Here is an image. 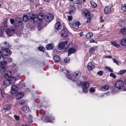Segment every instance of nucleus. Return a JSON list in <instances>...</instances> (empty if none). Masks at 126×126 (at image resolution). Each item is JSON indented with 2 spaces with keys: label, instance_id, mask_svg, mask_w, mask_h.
<instances>
[{
  "label": "nucleus",
  "instance_id": "obj_1",
  "mask_svg": "<svg viewBox=\"0 0 126 126\" xmlns=\"http://www.w3.org/2000/svg\"><path fill=\"white\" fill-rule=\"evenodd\" d=\"M61 70L62 72L63 71L64 73L68 79H71L74 82L77 81L81 76V73L79 71H76L73 73L71 75H70V72L66 69H62Z\"/></svg>",
  "mask_w": 126,
  "mask_h": 126
},
{
  "label": "nucleus",
  "instance_id": "obj_2",
  "mask_svg": "<svg viewBox=\"0 0 126 126\" xmlns=\"http://www.w3.org/2000/svg\"><path fill=\"white\" fill-rule=\"evenodd\" d=\"M5 32L8 36L9 37L12 36L14 34L16 33L18 37H19L22 34V31H20L19 30L17 31L16 27L15 25L13 26L11 28V29L9 28L6 29L5 30Z\"/></svg>",
  "mask_w": 126,
  "mask_h": 126
},
{
  "label": "nucleus",
  "instance_id": "obj_3",
  "mask_svg": "<svg viewBox=\"0 0 126 126\" xmlns=\"http://www.w3.org/2000/svg\"><path fill=\"white\" fill-rule=\"evenodd\" d=\"M69 42L67 41L61 42L58 44V48L60 50L63 49H66L68 48L69 47Z\"/></svg>",
  "mask_w": 126,
  "mask_h": 126
},
{
  "label": "nucleus",
  "instance_id": "obj_4",
  "mask_svg": "<svg viewBox=\"0 0 126 126\" xmlns=\"http://www.w3.org/2000/svg\"><path fill=\"white\" fill-rule=\"evenodd\" d=\"M16 80V77H12L10 79L5 80L3 82V84L5 86H9L11 84L14 83Z\"/></svg>",
  "mask_w": 126,
  "mask_h": 126
},
{
  "label": "nucleus",
  "instance_id": "obj_5",
  "mask_svg": "<svg viewBox=\"0 0 126 126\" xmlns=\"http://www.w3.org/2000/svg\"><path fill=\"white\" fill-rule=\"evenodd\" d=\"M84 13L85 15V18L87 19L86 22L89 23L91 21V19L93 17V15L88 10H85L84 11Z\"/></svg>",
  "mask_w": 126,
  "mask_h": 126
},
{
  "label": "nucleus",
  "instance_id": "obj_6",
  "mask_svg": "<svg viewBox=\"0 0 126 126\" xmlns=\"http://www.w3.org/2000/svg\"><path fill=\"white\" fill-rule=\"evenodd\" d=\"M7 64V62L5 61H2L0 62V72L1 73H3L6 69L5 65Z\"/></svg>",
  "mask_w": 126,
  "mask_h": 126
},
{
  "label": "nucleus",
  "instance_id": "obj_7",
  "mask_svg": "<svg viewBox=\"0 0 126 126\" xmlns=\"http://www.w3.org/2000/svg\"><path fill=\"white\" fill-rule=\"evenodd\" d=\"M1 48L2 50L8 49L10 47L9 43L7 42L1 43L0 44Z\"/></svg>",
  "mask_w": 126,
  "mask_h": 126
},
{
  "label": "nucleus",
  "instance_id": "obj_8",
  "mask_svg": "<svg viewBox=\"0 0 126 126\" xmlns=\"http://www.w3.org/2000/svg\"><path fill=\"white\" fill-rule=\"evenodd\" d=\"M43 118H45L46 121L48 122L52 123L53 121L55 119L54 116L52 115H48L47 116H44L43 117Z\"/></svg>",
  "mask_w": 126,
  "mask_h": 126
},
{
  "label": "nucleus",
  "instance_id": "obj_9",
  "mask_svg": "<svg viewBox=\"0 0 126 126\" xmlns=\"http://www.w3.org/2000/svg\"><path fill=\"white\" fill-rule=\"evenodd\" d=\"M124 85V82L121 80L117 81L115 83V86L117 88L120 89H121Z\"/></svg>",
  "mask_w": 126,
  "mask_h": 126
},
{
  "label": "nucleus",
  "instance_id": "obj_10",
  "mask_svg": "<svg viewBox=\"0 0 126 126\" xmlns=\"http://www.w3.org/2000/svg\"><path fill=\"white\" fill-rule=\"evenodd\" d=\"M2 51L0 52V53L2 54L3 56H6L10 55L11 54L10 51L8 49H5L4 50H2Z\"/></svg>",
  "mask_w": 126,
  "mask_h": 126
},
{
  "label": "nucleus",
  "instance_id": "obj_11",
  "mask_svg": "<svg viewBox=\"0 0 126 126\" xmlns=\"http://www.w3.org/2000/svg\"><path fill=\"white\" fill-rule=\"evenodd\" d=\"M60 34L63 37H66L68 35V30L65 28L63 29L61 31Z\"/></svg>",
  "mask_w": 126,
  "mask_h": 126
},
{
  "label": "nucleus",
  "instance_id": "obj_12",
  "mask_svg": "<svg viewBox=\"0 0 126 126\" xmlns=\"http://www.w3.org/2000/svg\"><path fill=\"white\" fill-rule=\"evenodd\" d=\"M53 15L52 14L48 13L45 16V19L47 22H50L53 19Z\"/></svg>",
  "mask_w": 126,
  "mask_h": 126
},
{
  "label": "nucleus",
  "instance_id": "obj_13",
  "mask_svg": "<svg viewBox=\"0 0 126 126\" xmlns=\"http://www.w3.org/2000/svg\"><path fill=\"white\" fill-rule=\"evenodd\" d=\"M18 87L15 85H12L11 88V92L13 94H15L18 91Z\"/></svg>",
  "mask_w": 126,
  "mask_h": 126
},
{
  "label": "nucleus",
  "instance_id": "obj_14",
  "mask_svg": "<svg viewBox=\"0 0 126 126\" xmlns=\"http://www.w3.org/2000/svg\"><path fill=\"white\" fill-rule=\"evenodd\" d=\"M80 22L79 21L73 20L72 23V26L75 29H77L79 25Z\"/></svg>",
  "mask_w": 126,
  "mask_h": 126
},
{
  "label": "nucleus",
  "instance_id": "obj_15",
  "mask_svg": "<svg viewBox=\"0 0 126 126\" xmlns=\"http://www.w3.org/2000/svg\"><path fill=\"white\" fill-rule=\"evenodd\" d=\"M15 24L16 26H20L22 24V19L19 17H17L15 19Z\"/></svg>",
  "mask_w": 126,
  "mask_h": 126
},
{
  "label": "nucleus",
  "instance_id": "obj_16",
  "mask_svg": "<svg viewBox=\"0 0 126 126\" xmlns=\"http://www.w3.org/2000/svg\"><path fill=\"white\" fill-rule=\"evenodd\" d=\"M112 7V5L111 4L110 6H109L105 7L104 12L105 13H109L111 11V8Z\"/></svg>",
  "mask_w": 126,
  "mask_h": 126
},
{
  "label": "nucleus",
  "instance_id": "obj_17",
  "mask_svg": "<svg viewBox=\"0 0 126 126\" xmlns=\"http://www.w3.org/2000/svg\"><path fill=\"white\" fill-rule=\"evenodd\" d=\"M4 75L5 77L7 78L11 77L12 74L11 72L10 71H6L4 72Z\"/></svg>",
  "mask_w": 126,
  "mask_h": 126
},
{
  "label": "nucleus",
  "instance_id": "obj_18",
  "mask_svg": "<svg viewBox=\"0 0 126 126\" xmlns=\"http://www.w3.org/2000/svg\"><path fill=\"white\" fill-rule=\"evenodd\" d=\"M54 27L55 29L59 30L62 28V25L61 23L59 22H57L55 24Z\"/></svg>",
  "mask_w": 126,
  "mask_h": 126
},
{
  "label": "nucleus",
  "instance_id": "obj_19",
  "mask_svg": "<svg viewBox=\"0 0 126 126\" xmlns=\"http://www.w3.org/2000/svg\"><path fill=\"white\" fill-rule=\"evenodd\" d=\"M87 67L89 71L92 70L94 68V66L92 64L91 62H90L88 63L87 65Z\"/></svg>",
  "mask_w": 126,
  "mask_h": 126
},
{
  "label": "nucleus",
  "instance_id": "obj_20",
  "mask_svg": "<svg viewBox=\"0 0 126 126\" xmlns=\"http://www.w3.org/2000/svg\"><path fill=\"white\" fill-rule=\"evenodd\" d=\"M76 51V49L74 48H70L68 51V56H69L71 54L74 53Z\"/></svg>",
  "mask_w": 126,
  "mask_h": 126
},
{
  "label": "nucleus",
  "instance_id": "obj_21",
  "mask_svg": "<svg viewBox=\"0 0 126 126\" xmlns=\"http://www.w3.org/2000/svg\"><path fill=\"white\" fill-rule=\"evenodd\" d=\"M38 15L36 14H33L30 18V19H32L34 22L38 20Z\"/></svg>",
  "mask_w": 126,
  "mask_h": 126
},
{
  "label": "nucleus",
  "instance_id": "obj_22",
  "mask_svg": "<svg viewBox=\"0 0 126 126\" xmlns=\"http://www.w3.org/2000/svg\"><path fill=\"white\" fill-rule=\"evenodd\" d=\"M24 95V94L23 92H20L16 94V98L19 99L22 97Z\"/></svg>",
  "mask_w": 126,
  "mask_h": 126
},
{
  "label": "nucleus",
  "instance_id": "obj_23",
  "mask_svg": "<svg viewBox=\"0 0 126 126\" xmlns=\"http://www.w3.org/2000/svg\"><path fill=\"white\" fill-rule=\"evenodd\" d=\"M89 86V83L87 82H84L82 84V88L88 89Z\"/></svg>",
  "mask_w": 126,
  "mask_h": 126
},
{
  "label": "nucleus",
  "instance_id": "obj_24",
  "mask_svg": "<svg viewBox=\"0 0 126 126\" xmlns=\"http://www.w3.org/2000/svg\"><path fill=\"white\" fill-rule=\"evenodd\" d=\"M119 26L122 27L125 26V21L124 20H120L118 23Z\"/></svg>",
  "mask_w": 126,
  "mask_h": 126
},
{
  "label": "nucleus",
  "instance_id": "obj_25",
  "mask_svg": "<svg viewBox=\"0 0 126 126\" xmlns=\"http://www.w3.org/2000/svg\"><path fill=\"white\" fill-rule=\"evenodd\" d=\"M44 13H40L38 16V18L40 20H43L44 18Z\"/></svg>",
  "mask_w": 126,
  "mask_h": 126
},
{
  "label": "nucleus",
  "instance_id": "obj_26",
  "mask_svg": "<svg viewBox=\"0 0 126 126\" xmlns=\"http://www.w3.org/2000/svg\"><path fill=\"white\" fill-rule=\"evenodd\" d=\"M121 44L123 46H126V38H123L120 41Z\"/></svg>",
  "mask_w": 126,
  "mask_h": 126
},
{
  "label": "nucleus",
  "instance_id": "obj_27",
  "mask_svg": "<svg viewBox=\"0 0 126 126\" xmlns=\"http://www.w3.org/2000/svg\"><path fill=\"white\" fill-rule=\"evenodd\" d=\"M120 33L123 35L126 34V28H123L121 29L120 31Z\"/></svg>",
  "mask_w": 126,
  "mask_h": 126
},
{
  "label": "nucleus",
  "instance_id": "obj_28",
  "mask_svg": "<svg viewBox=\"0 0 126 126\" xmlns=\"http://www.w3.org/2000/svg\"><path fill=\"white\" fill-rule=\"evenodd\" d=\"M76 11V9L74 7H73L68 12V13L71 15L74 14Z\"/></svg>",
  "mask_w": 126,
  "mask_h": 126
},
{
  "label": "nucleus",
  "instance_id": "obj_29",
  "mask_svg": "<svg viewBox=\"0 0 126 126\" xmlns=\"http://www.w3.org/2000/svg\"><path fill=\"white\" fill-rule=\"evenodd\" d=\"M54 59L56 63H57L60 61V58L58 55H56L54 56Z\"/></svg>",
  "mask_w": 126,
  "mask_h": 126
},
{
  "label": "nucleus",
  "instance_id": "obj_30",
  "mask_svg": "<svg viewBox=\"0 0 126 126\" xmlns=\"http://www.w3.org/2000/svg\"><path fill=\"white\" fill-rule=\"evenodd\" d=\"M53 47V45L51 44H48L46 46L47 49L48 50H50L52 49Z\"/></svg>",
  "mask_w": 126,
  "mask_h": 126
},
{
  "label": "nucleus",
  "instance_id": "obj_31",
  "mask_svg": "<svg viewBox=\"0 0 126 126\" xmlns=\"http://www.w3.org/2000/svg\"><path fill=\"white\" fill-rule=\"evenodd\" d=\"M22 110H23L25 112H27L29 111V107L28 106H25L23 107Z\"/></svg>",
  "mask_w": 126,
  "mask_h": 126
},
{
  "label": "nucleus",
  "instance_id": "obj_32",
  "mask_svg": "<svg viewBox=\"0 0 126 126\" xmlns=\"http://www.w3.org/2000/svg\"><path fill=\"white\" fill-rule=\"evenodd\" d=\"M109 88V86L107 85L104 86L101 88V89L102 91H105L108 90Z\"/></svg>",
  "mask_w": 126,
  "mask_h": 126
},
{
  "label": "nucleus",
  "instance_id": "obj_33",
  "mask_svg": "<svg viewBox=\"0 0 126 126\" xmlns=\"http://www.w3.org/2000/svg\"><path fill=\"white\" fill-rule=\"evenodd\" d=\"M97 47V46H95L93 47H91L89 49V51L91 52H94L96 50Z\"/></svg>",
  "mask_w": 126,
  "mask_h": 126
},
{
  "label": "nucleus",
  "instance_id": "obj_34",
  "mask_svg": "<svg viewBox=\"0 0 126 126\" xmlns=\"http://www.w3.org/2000/svg\"><path fill=\"white\" fill-rule=\"evenodd\" d=\"M11 108V106L9 105H7L4 106L3 109L4 110H9Z\"/></svg>",
  "mask_w": 126,
  "mask_h": 126
},
{
  "label": "nucleus",
  "instance_id": "obj_35",
  "mask_svg": "<svg viewBox=\"0 0 126 126\" xmlns=\"http://www.w3.org/2000/svg\"><path fill=\"white\" fill-rule=\"evenodd\" d=\"M7 18H4L3 23V25L4 27H6L7 26Z\"/></svg>",
  "mask_w": 126,
  "mask_h": 126
},
{
  "label": "nucleus",
  "instance_id": "obj_36",
  "mask_svg": "<svg viewBox=\"0 0 126 126\" xmlns=\"http://www.w3.org/2000/svg\"><path fill=\"white\" fill-rule=\"evenodd\" d=\"M111 43L112 45H113L114 46L117 47L119 48L120 47L119 45L117 44L116 42L114 41H113L111 42Z\"/></svg>",
  "mask_w": 126,
  "mask_h": 126
},
{
  "label": "nucleus",
  "instance_id": "obj_37",
  "mask_svg": "<svg viewBox=\"0 0 126 126\" xmlns=\"http://www.w3.org/2000/svg\"><path fill=\"white\" fill-rule=\"evenodd\" d=\"M126 72V70L123 69L119 71V72L117 73V74L120 75H122L124 74Z\"/></svg>",
  "mask_w": 126,
  "mask_h": 126
},
{
  "label": "nucleus",
  "instance_id": "obj_38",
  "mask_svg": "<svg viewBox=\"0 0 126 126\" xmlns=\"http://www.w3.org/2000/svg\"><path fill=\"white\" fill-rule=\"evenodd\" d=\"M29 19L28 16L26 15H23V20L25 22L27 21Z\"/></svg>",
  "mask_w": 126,
  "mask_h": 126
},
{
  "label": "nucleus",
  "instance_id": "obj_39",
  "mask_svg": "<svg viewBox=\"0 0 126 126\" xmlns=\"http://www.w3.org/2000/svg\"><path fill=\"white\" fill-rule=\"evenodd\" d=\"M93 34L91 32H89L87 33L86 35V37L88 39L91 38Z\"/></svg>",
  "mask_w": 126,
  "mask_h": 126
},
{
  "label": "nucleus",
  "instance_id": "obj_40",
  "mask_svg": "<svg viewBox=\"0 0 126 126\" xmlns=\"http://www.w3.org/2000/svg\"><path fill=\"white\" fill-rule=\"evenodd\" d=\"M90 3L92 6L94 8H95L97 6L96 3L93 1H90Z\"/></svg>",
  "mask_w": 126,
  "mask_h": 126
},
{
  "label": "nucleus",
  "instance_id": "obj_41",
  "mask_svg": "<svg viewBox=\"0 0 126 126\" xmlns=\"http://www.w3.org/2000/svg\"><path fill=\"white\" fill-rule=\"evenodd\" d=\"M4 28L3 27H1L0 31V37H2L4 32Z\"/></svg>",
  "mask_w": 126,
  "mask_h": 126
},
{
  "label": "nucleus",
  "instance_id": "obj_42",
  "mask_svg": "<svg viewBox=\"0 0 126 126\" xmlns=\"http://www.w3.org/2000/svg\"><path fill=\"white\" fill-rule=\"evenodd\" d=\"M82 0H74V2L75 4H81V1Z\"/></svg>",
  "mask_w": 126,
  "mask_h": 126
},
{
  "label": "nucleus",
  "instance_id": "obj_43",
  "mask_svg": "<svg viewBox=\"0 0 126 126\" xmlns=\"http://www.w3.org/2000/svg\"><path fill=\"white\" fill-rule=\"evenodd\" d=\"M19 84L21 87L23 88V87H25L26 86L25 85L23 81L20 82L19 83Z\"/></svg>",
  "mask_w": 126,
  "mask_h": 126
},
{
  "label": "nucleus",
  "instance_id": "obj_44",
  "mask_svg": "<svg viewBox=\"0 0 126 126\" xmlns=\"http://www.w3.org/2000/svg\"><path fill=\"white\" fill-rule=\"evenodd\" d=\"M25 103V101L23 99L20 101L19 103V104L21 105H24Z\"/></svg>",
  "mask_w": 126,
  "mask_h": 126
},
{
  "label": "nucleus",
  "instance_id": "obj_45",
  "mask_svg": "<svg viewBox=\"0 0 126 126\" xmlns=\"http://www.w3.org/2000/svg\"><path fill=\"white\" fill-rule=\"evenodd\" d=\"M64 62L65 63H69L70 61V59L69 57L66 58L64 60Z\"/></svg>",
  "mask_w": 126,
  "mask_h": 126
},
{
  "label": "nucleus",
  "instance_id": "obj_46",
  "mask_svg": "<svg viewBox=\"0 0 126 126\" xmlns=\"http://www.w3.org/2000/svg\"><path fill=\"white\" fill-rule=\"evenodd\" d=\"M38 49L40 51H43V52H44V51H45V48L43 47H38Z\"/></svg>",
  "mask_w": 126,
  "mask_h": 126
},
{
  "label": "nucleus",
  "instance_id": "obj_47",
  "mask_svg": "<svg viewBox=\"0 0 126 126\" xmlns=\"http://www.w3.org/2000/svg\"><path fill=\"white\" fill-rule=\"evenodd\" d=\"M112 60L113 61V62L114 63H115L116 64L118 65H119V63L118 61L115 59L113 58Z\"/></svg>",
  "mask_w": 126,
  "mask_h": 126
},
{
  "label": "nucleus",
  "instance_id": "obj_48",
  "mask_svg": "<svg viewBox=\"0 0 126 126\" xmlns=\"http://www.w3.org/2000/svg\"><path fill=\"white\" fill-rule=\"evenodd\" d=\"M105 69H107L110 72H113V70L109 67L107 66Z\"/></svg>",
  "mask_w": 126,
  "mask_h": 126
},
{
  "label": "nucleus",
  "instance_id": "obj_49",
  "mask_svg": "<svg viewBox=\"0 0 126 126\" xmlns=\"http://www.w3.org/2000/svg\"><path fill=\"white\" fill-rule=\"evenodd\" d=\"M88 89H84L82 88V92L84 93H86L88 91Z\"/></svg>",
  "mask_w": 126,
  "mask_h": 126
},
{
  "label": "nucleus",
  "instance_id": "obj_50",
  "mask_svg": "<svg viewBox=\"0 0 126 126\" xmlns=\"http://www.w3.org/2000/svg\"><path fill=\"white\" fill-rule=\"evenodd\" d=\"M104 72L102 71H100L97 72V74L100 76H101L103 73Z\"/></svg>",
  "mask_w": 126,
  "mask_h": 126
},
{
  "label": "nucleus",
  "instance_id": "obj_51",
  "mask_svg": "<svg viewBox=\"0 0 126 126\" xmlns=\"http://www.w3.org/2000/svg\"><path fill=\"white\" fill-rule=\"evenodd\" d=\"M122 10L126 12V6L124 5L122 6Z\"/></svg>",
  "mask_w": 126,
  "mask_h": 126
},
{
  "label": "nucleus",
  "instance_id": "obj_52",
  "mask_svg": "<svg viewBox=\"0 0 126 126\" xmlns=\"http://www.w3.org/2000/svg\"><path fill=\"white\" fill-rule=\"evenodd\" d=\"M110 76L111 77H112L114 79L116 77V76L113 73H110Z\"/></svg>",
  "mask_w": 126,
  "mask_h": 126
},
{
  "label": "nucleus",
  "instance_id": "obj_53",
  "mask_svg": "<svg viewBox=\"0 0 126 126\" xmlns=\"http://www.w3.org/2000/svg\"><path fill=\"white\" fill-rule=\"evenodd\" d=\"M15 119L17 120H19V117L16 115H15L14 116Z\"/></svg>",
  "mask_w": 126,
  "mask_h": 126
},
{
  "label": "nucleus",
  "instance_id": "obj_54",
  "mask_svg": "<svg viewBox=\"0 0 126 126\" xmlns=\"http://www.w3.org/2000/svg\"><path fill=\"white\" fill-rule=\"evenodd\" d=\"M89 91L92 93H94L95 91V90L93 88H91L89 89Z\"/></svg>",
  "mask_w": 126,
  "mask_h": 126
},
{
  "label": "nucleus",
  "instance_id": "obj_55",
  "mask_svg": "<svg viewBox=\"0 0 126 126\" xmlns=\"http://www.w3.org/2000/svg\"><path fill=\"white\" fill-rule=\"evenodd\" d=\"M10 21L11 23L12 24H14V23L15 22V21L14 19H10Z\"/></svg>",
  "mask_w": 126,
  "mask_h": 126
},
{
  "label": "nucleus",
  "instance_id": "obj_56",
  "mask_svg": "<svg viewBox=\"0 0 126 126\" xmlns=\"http://www.w3.org/2000/svg\"><path fill=\"white\" fill-rule=\"evenodd\" d=\"M89 41L90 43H96V42L93 39H90L89 40Z\"/></svg>",
  "mask_w": 126,
  "mask_h": 126
},
{
  "label": "nucleus",
  "instance_id": "obj_57",
  "mask_svg": "<svg viewBox=\"0 0 126 126\" xmlns=\"http://www.w3.org/2000/svg\"><path fill=\"white\" fill-rule=\"evenodd\" d=\"M68 20L70 21L72 19V17L71 16H68Z\"/></svg>",
  "mask_w": 126,
  "mask_h": 126
},
{
  "label": "nucleus",
  "instance_id": "obj_58",
  "mask_svg": "<svg viewBox=\"0 0 126 126\" xmlns=\"http://www.w3.org/2000/svg\"><path fill=\"white\" fill-rule=\"evenodd\" d=\"M105 58H109V59H111L112 58V57L110 55H108V56H106L105 57Z\"/></svg>",
  "mask_w": 126,
  "mask_h": 126
},
{
  "label": "nucleus",
  "instance_id": "obj_59",
  "mask_svg": "<svg viewBox=\"0 0 126 126\" xmlns=\"http://www.w3.org/2000/svg\"><path fill=\"white\" fill-rule=\"evenodd\" d=\"M5 94L4 92H3L1 91V96H2L4 98L5 97Z\"/></svg>",
  "mask_w": 126,
  "mask_h": 126
},
{
  "label": "nucleus",
  "instance_id": "obj_60",
  "mask_svg": "<svg viewBox=\"0 0 126 126\" xmlns=\"http://www.w3.org/2000/svg\"><path fill=\"white\" fill-rule=\"evenodd\" d=\"M81 81L79 80L77 82V84L78 85H80L81 84Z\"/></svg>",
  "mask_w": 126,
  "mask_h": 126
},
{
  "label": "nucleus",
  "instance_id": "obj_61",
  "mask_svg": "<svg viewBox=\"0 0 126 126\" xmlns=\"http://www.w3.org/2000/svg\"><path fill=\"white\" fill-rule=\"evenodd\" d=\"M28 122L31 123H32V119H28Z\"/></svg>",
  "mask_w": 126,
  "mask_h": 126
},
{
  "label": "nucleus",
  "instance_id": "obj_62",
  "mask_svg": "<svg viewBox=\"0 0 126 126\" xmlns=\"http://www.w3.org/2000/svg\"><path fill=\"white\" fill-rule=\"evenodd\" d=\"M12 61V60L11 58H10L8 59V61L9 62H11Z\"/></svg>",
  "mask_w": 126,
  "mask_h": 126
},
{
  "label": "nucleus",
  "instance_id": "obj_63",
  "mask_svg": "<svg viewBox=\"0 0 126 126\" xmlns=\"http://www.w3.org/2000/svg\"><path fill=\"white\" fill-rule=\"evenodd\" d=\"M32 116L31 114H29V115L28 119H32Z\"/></svg>",
  "mask_w": 126,
  "mask_h": 126
},
{
  "label": "nucleus",
  "instance_id": "obj_64",
  "mask_svg": "<svg viewBox=\"0 0 126 126\" xmlns=\"http://www.w3.org/2000/svg\"><path fill=\"white\" fill-rule=\"evenodd\" d=\"M102 17H100V21L101 22H103L104 21V19H102Z\"/></svg>",
  "mask_w": 126,
  "mask_h": 126
}]
</instances>
